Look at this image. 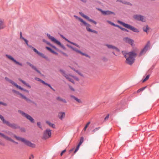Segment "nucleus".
Listing matches in <instances>:
<instances>
[{"label": "nucleus", "mask_w": 159, "mask_h": 159, "mask_svg": "<svg viewBox=\"0 0 159 159\" xmlns=\"http://www.w3.org/2000/svg\"><path fill=\"white\" fill-rule=\"evenodd\" d=\"M109 115L107 114V116H106V117H105L104 119H108L109 118Z\"/></svg>", "instance_id": "nucleus-52"}, {"label": "nucleus", "mask_w": 159, "mask_h": 159, "mask_svg": "<svg viewBox=\"0 0 159 159\" xmlns=\"http://www.w3.org/2000/svg\"><path fill=\"white\" fill-rule=\"evenodd\" d=\"M70 68L73 70L74 71L76 72L78 75L80 76L83 78H85L86 77V75L83 72H81L78 70H76L75 69L73 68H72L70 67Z\"/></svg>", "instance_id": "nucleus-14"}, {"label": "nucleus", "mask_w": 159, "mask_h": 159, "mask_svg": "<svg viewBox=\"0 0 159 159\" xmlns=\"http://www.w3.org/2000/svg\"><path fill=\"white\" fill-rule=\"evenodd\" d=\"M66 149H65L64 150H63V151H62V152H61V156H62L63 155V154L65 153L66 152Z\"/></svg>", "instance_id": "nucleus-46"}, {"label": "nucleus", "mask_w": 159, "mask_h": 159, "mask_svg": "<svg viewBox=\"0 0 159 159\" xmlns=\"http://www.w3.org/2000/svg\"><path fill=\"white\" fill-rule=\"evenodd\" d=\"M137 49H135L129 52L123 53L126 58V63L129 65H131L134 62V58L137 55Z\"/></svg>", "instance_id": "nucleus-1"}, {"label": "nucleus", "mask_w": 159, "mask_h": 159, "mask_svg": "<svg viewBox=\"0 0 159 159\" xmlns=\"http://www.w3.org/2000/svg\"><path fill=\"white\" fill-rule=\"evenodd\" d=\"M14 136L18 140H20L23 142L24 140L25 139L24 138L19 137L14 135Z\"/></svg>", "instance_id": "nucleus-31"}, {"label": "nucleus", "mask_w": 159, "mask_h": 159, "mask_svg": "<svg viewBox=\"0 0 159 159\" xmlns=\"http://www.w3.org/2000/svg\"><path fill=\"white\" fill-rule=\"evenodd\" d=\"M0 119H4L3 117L0 114Z\"/></svg>", "instance_id": "nucleus-58"}, {"label": "nucleus", "mask_w": 159, "mask_h": 159, "mask_svg": "<svg viewBox=\"0 0 159 159\" xmlns=\"http://www.w3.org/2000/svg\"><path fill=\"white\" fill-rule=\"evenodd\" d=\"M73 77L74 78V80H75L77 81H79V79L77 77L73 76Z\"/></svg>", "instance_id": "nucleus-42"}, {"label": "nucleus", "mask_w": 159, "mask_h": 159, "mask_svg": "<svg viewBox=\"0 0 159 159\" xmlns=\"http://www.w3.org/2000/svg\"><path fill=\"white\" fill-rule=\"evenodd\" d=\"M72 97L75 100H76L77 102H78L79 103H81V101L80 99H78L77 98L74 96H72Z\"/></svg>", "instance_id": "nucleus-33"}, {"label": "nucleus", "mask_w": 159, "mask_h": 159, "mask_svg": "<svg viewBox=\"0 0 159 159\" xmlns=\"http://www.w3.org/2000/svg\"><path fill=\"white\" fill-rule=\"evenodd\" d=\"M122 3L125 4H126L127 5H129L130 6H132V4L130 3V2H122Z\"/></svg>", "instance_id": "nucleus-37"}, {"label": "nucleus", "mask_w": 159, "mask_h": 159, "mask_svg": "<svg viewBox=\"0 0 159 159\" xmlns=\"http://www.w3.org/2000/svg\"><path fill=\"white\" fill-rule=\"evenodd\" d=\"M104 15H109L111 14H115L114 12L109 11H103L100 9H99Z\"/></svg>", "instance_id": "nucleus-17"}, {"label": "nucleus", "mask_w": 159, "mask_h": 159, "mask_svg": "<svg viewBox=\"0 0 159 159\" xmlns=\"http://www.w3.org/2000/svg\"><path fill=\"white\" fill-rule=\"evenodd\" d=\"M73 76L67 75H66L65 77L69 81L72 83H74V78L73 77Z\"/></svg>", "instance_id": "nucleus-22"}, {"label": "nucleus", "mask_w": 159, "mask_h": 159, "mask_svg": "<svg viewBox=\"0 0 159 159\" xmlns=\"http://www.w3.org/2000/svg\"><path fill=\"white\" fill-rule=\"evenodd\" d=\"M80 146L78 145L76 148V149H75V151H74V153H75L77 152V151L78 150V149H79V148H80Z\"/></svg>", "instance_id": "nucleus-40"}, {"label": "nucleus", "mask_w": 159, "mask_h": 159, "mask_svg": "<svg viewBox=\"0 0 159 159\" xmlns=\"http://www.w3.org/2000/svg\"><path fill=\"white\" fill-rule=\"evenodd\" d=\"M56 100L59 102H61L63 103H66L67 101L64 98H63L60 96H58L56 98Z\"/></svg>", "instance_id": "nucleus-18"}, {"label": "nucleus", "mask_w": 159, "mask_h": 159, "mask_svg": "<svg viewBox=\"0 0 159 159\" xmlns=\"http://www.w3.org/2000/svg\"><path fill=\"white\" fill-rule=\"evenodd\" d=\"M133 18L135 20L142 22H145L146 19L145 17L140 15H135L133 16Z\"/></svg>", "instance_id": "nucleus-8"}, {"label": "nucleus", "mask_w": 159, "mask_h": 159, "mask_svg": "<svg viewBox=\"0 0 159 159\" xmlns=\"http://www.w3.org/2000/svg\"><path fill=\"white\" fill-rule=\"evenodd\" d=\"M99 129V128H96L95 129H94L93 130V133H94L96 131L98 130Z\"/></svg>", "instance_id": "nucleus-48"}, {"label": "nucleus", "mask_w": 159, "mask_h": 159, "mask_svg": "<svg viewBox=\"0 0 159 159\" xmlns=\"http://www.w3.org/2000/svg\"><path fill=\"white\" fill-rule=\"evenodd\" d=\"M0 105H3L4 106H6L7 105V103H4L3 102H0Z\"/></svg>", "instance_id": "nucleus-39"}, {"label": "nucleus", "mask_w": 159, "mask_h": 159, "mask_svg": "<svg viewBox=\"0 0 159 159\" xmlns=\"http://www.w3.org/2000/svg\"><path fill=\"white\" fill-rule=\"evenodd\" d=\"M45 85H47L48 86H49L50 88H51L52 89H53V88H52V87L51 86V85L49 84H48L46 83H45V84H44Z\"/></svg>", "instance_id": "nucleus-44"}, {"label": "nucleus", "mask_w": 159, "mask_h": 159, "mask_svg": "<svg viewBox=\"0 0 159 159\" xmlns=\"http://www.w3.org/2000/svg\"><path fill=\"white\" fill-rule=\"evenodd\" d=\"M16 93H17L18 94L20 95L21 97V98H22L25 99L27 102H29V101H30V100L29 99L27 98L24 95H22V94L20 93L19 92H17V91H16Z\"/></svg>", "instance_id": "nucleus-24"}, {"label": "nucleus", "mask_w": 159, "mask_h": 159, "mask_svg": "<svg viewBox=\"0 0 159 159\" xmlns=\"http://www.w3.org/2000/svg\"><path fill=\"white\" fill-rule=\"evenodd\" d=\"M80 0L84 2H86L87 1L86 0Z\"/></svg>", "instance_id": "nucleus-59"}, {"label": "nucleus", "mask_w": 159, "mask_h": 159, "mask_svg": "<svg viewBox=\"0 0 159 159\" xmlns=\"http://www.w3.org/2000/svg\"><path fill=\"white\" fill-rule=\"evenodd\" d=\"M19 80L20 81V82H22L24 84L26 85L29 88H31V86L29 85L28 84L26 83L25 81L24 80H22L20 79H19Z\"/></svg>", "instance_id": "nucleus-27"}, {"label": "nucleus", "mask_w": 159, "mask_h": 159, "mask_svg": "<svg viewBox=\"0 0 159 159\" xmlns=\"http://www.w3.org/2000/svg\"><path fill=\"white\" fill-rule=\"evenodd\" d=\"M146 86L144 87H143L142 88H141V89H138L137 90V93H139V92H140L141 91H143V90L146 88Z\"/></svg>", "instance_id": "nucleus-35"}, {"label": "nucleus", "mask_w": 159, "mask_h": 159, "mask_svg": "<svg viewBox=\"0 0 159 159\" xmlns=\"http://www.w3.org/2000/svg\"><path fill=\"white\" fill-rule=\"evenodd\" d=\"M18 113L20 114L22 116L25 117L28 119H33L29 115L25 113L24 112L21 110H18Z\"/></svg>", "instance_id": "nucleus-11"}, {"label": "nucleus", "mask_w": 159, "mask_h": 159, "mask_svg": "<svg viewBox=\"0 0 159 159\" xmlns=\"http://www.w3.org/2000/svg\"><path fill=\"white\" fill-rule=\"evenodd\" d=\"M74 16L76 19H77L78 20H79L82 23V24H81V25H84L86 27L87 30L88 32H91L95 34L98 33V32L96 30H92L90 29V27L91 26L90 24L87 23L86 22L84 21L82 19L78 17L77 16Z\"/></svg>", "instance_id": "nucleus-2"}, {"label": "nucleus", "mask_w": 159, "mask_h": 159, "mask_svg": "<svg viewBox=\"0 0 159 159\" xmlns=\"http://www.w3.org/2000/svg\"><path fill=\"white\" fill-rule=\"evenodd\" d=\"M6 27L4 25V20L1 19H0V30Z\"/></svg>", "instance_id": "nucleus-25"}, {"label": "nucleus", "mask_w": 159, "mask_h": 159, "mask_svg": "<svg viewBox=\"0 0 159 159\" xmlns=\"http://www.w3.org/2000/svg\"><path fill=\"white\" fill-rule=\"evenodd\" d=\"M28 46H29V47H30V48H32V49H33V50H34V49H35V48H34V47H32L31 45H29L28 44Z\"/></svg>", "instance_id": "nucleus-53"}, {"label": "nucleus", "mask_w": 159, "mask_h": 159, "mask_svg": "<svg viewBox=\"0 0 159 159\" xmlns=\"http://www.w3.org/2000/svg\"><path fill=\"white\" fill-rule=\"evenodd\" d=\"M65 113L64 112H60L58 113V117L60 119H62L65 118Z\"/></svg>", "instance_id": "nucleus-23"}, {"label": "nucleus", "mask_w": 159, "mask_h": 159, "mask_svg": "<svg viewBox=\"0 0 159 159\" xmlns=\"http://www.w3.org/2000/svg\"><path fill=\"white\" fill-rule=\"evenodd\" d=\"M124 41L125 42L129 43L132 46H133L134 40L133 39L126 37L124 39Z\"/></svg>", "instance_id": "nucleus-13"}, {"label": "nucleus", "mask_w": 159, "mask_h": 159, "mask_svg": "<svg viewBox=\"0 0 159 159\" xmlns=\"http://www.w3.org/2000/svg\"><path fill=\"white\" fill-rule=\"evenodd\" d=\"M23 142L25 144L30 147H31L32 148H34L35 147V145L34 144L32 143L30 141L26 140L25 139H24V140L23 141Z\"/></svg>", "instance_id": "nucleus-15"}, {"label": "nucleus", "mask_w": 159, "mask_h": 159, "mask_svg": "<svg viewBox=\"0 0 159 159\" xmlns=\"http://www.w3.org/2000/svg\"><path fill=\"white\" fill-rule=\"evenodd\" d=\"M107 22H108L109 23V24H111V23H112V22H111V21H108V20H107Z\"/></svg>", "instance_id": "nucleus-64"}, {"label": "nucleus", "mask_w": 159, "mask_h": 159, "mask_svg": "<svg viewBox=\"0 0 159 159\" xmlns=\"http://www.w3.org/2000/svg\"><path fill=\"white\" fill-rule=\"evenodd\" d=\"M111 25H112L114 26H116L117 27H119V26H118L117 25H116L114 23H111Z\"/></svg>", "instance_id": "nucleus-54"}, {"label": "nucleus", "mask_w": 159, "mask_h": 159, "mask_svg": "<svg viewBox=\"0 0 159 159\" xmlns=\"http://www.w3.org/2000/svg\"><path fill=\"white\" fill-rule=\"evenodd\" d=\"M90 122H88L87 124H86V126H87V127H88V126L90 124Z\"/></svg>", "instance_id": "nucleus-57"}, {"label": "nucleus", "mask_w": 159, "mask_h": 159, "mask_svg": "<svg viewBox=\"0 0 159 159\" xmlns=\"http://www.w3.org/2000/svg\"><path fill=\"white\" fill-rule=\"evenodd\" d=\"M51 130L47 129L44 132L43 138L44 139H47L50 138L51 137Z\"/></svg>", "instance_id": "nucleus-6"}, {"label": "nucleus", "mask_w": 159, "mask_h": 159, "mask_svg": "<svg viewBox=\"0 0 159 159\" xmlns=\"http://www.w3.org/2000/svg\"><path fill=\"white\" fill-rule=\"evenodd\" d=\"M83 141H84V138H83V137H82L80 139V142L82 143H83Z\"/></svg>", "instance_id": "nucleus-47"}, {"label": "nucleus", "mask_w": 159, "mask_h": 159, "mask_svg": "<svg viewBox=\"0 0 159 159\" xmlns=\"http://www.w3.org/2000/svg\"><path fill=\"white\" fill-rule=\"evenodd\" d=\"M19 87L20 88H18L19 89H20L21 90H23V91H25V92H27V93H29V91L28 90L24 89L22 88L20 86Z\"/></svg>", "instance_id": "nucleus-38"}, {"label": "nucleus", "mask_w": 159, "mask_h": 159, "mask_svg": "<svg viewBox=\"0 0 159 159\" xmlns=\"http://www.w3.org/2000/svg\"><path fill=\"white\" fill-rule=\"evenodd\" d=\"M60 71L61 73L65 77H66V75H67L65 73V71L62 70H60Z\"/></svg>", "instance_id": "nucleus-34"}, {"label": "nucleus", "mask_w": 159, "mask_h": 159, "mask_svg": "<svg viewBox=\"0 0 159 159\" xmlns=\"http://www.w3.org/2000/svg\"><path fill=\"white\" fill-rule=\"evenodd\" d=\"M40 81L41 83H42L44 84H45V82L44 81H43V80H40Z\"/></svg>", "instance_id": "nucleus-56"}, {"label": "nucleus", "mask_w": 159, "mask_h": 159, "mask_svg": "<svg viewBox=\"0 0 159 159\" xmlns=\"http://www.w3.org/2000/svg\"><path fill=\"white\" fill-rule=\"evenodd\" d=\"M109 49H112L115 50L117 52H119L120 50L119 49L117 48L116 47L113 46L112 45L109 44H106L105 45Z\"/></svg>", "instance_id": "nucleus-16"}, {"label": "nucleus", "mask_w": 159, "mask_h": 159, "mask_svg": "<svg viewBox=\"0 0 159 159\" xmlns=\"http://www.w3.org/2000/svg\"><path fill=\"white\" fill-rule=\"evenodd\" d=\"M1 136L4 138L6 140L10 141L12 142L16 143H16L13 140L11 139L10 138L8 137V136L5 135L4 134H3L2 133L1 134Z\"/></svg>", "instance_id": "nucleus-19"}, {"label": "nucleus", "mask_w": 159, "mask_h": 159, "mask_svg": "<svg viewBox=\"0 0 159 159\" xmlns=\"http://www.w3.org/2000/svg\"><path fill=\"white\" fill-rule=\"evenodd\" d=\"M150 45V43L149 41L148 42L147 44L145 46L144 48L141 50L139 54V56H141L142 55L144 54L149 49Z\"/></svg>", "instance_id": "nucleus-7"}, {"label": "nucleus", "mask_w": 159, "mask_h": 159, "mask_svg": "<svg viewBox=\"0 0 159 159\" xmlns=\"http://www.w3.org/2000/svg\"><path fill=\"white\" fill-rule=\"evenodd\" d=\"M37 125L40 128H41L42 127V126H41V123L40 122H38L37 123Z\"/></svg>", "instance_id": "nucleus-43"}, {"label": "nucleus", "mask_w": 159, "mask_h": 159, "mask_svg": "<svg viewBox=\"0 0 159 159\" xmlns=\"http://www.w3.org/2000/svg\"><path fill=\"white\" fill-rule=\"evenodd\" d=\"M5 57L6 58L8 59L9 60L11 61L14 62L16 64L20 66H22V63L19 62L17 61L12 56H11L8 55V54H6Z\"/></svg>", "instance_id": "nucleus-5"}, {"label": "nucleus", "mask_w": 159, "mask_h": 159, "mask_svg": "<svg viewBox=\"0 0 159 159\" xmlns=\"http://www.w3.org/2000/svg\"><path fill=\"white\" fill-rule=\"evenodd\" d=\"M67 46L69 48H70L71 49L75 51L76 52L78 53H79L80 54H81L82 55L85 56L86 57H89L88 55L87 54L83 53L82 52H81L80 50L77 49H76V48H73V47H72V46H71V45H70L67 44Z\"/></svg>", "instance_id": "nucleus-9"}, {"label": "nucleus", "mask_w": 159, "mask_h": 159, "mask_svg": "<svg viewBox=\"0 0 159 159\" xmlns=\"http://www.w3.org/2000/svg\"><path fill=\"white\" fill-rule=\"evenodd\" d=\"M35 80H38V81H40V80H40V79H39V78H35Z\"/></svg>", "instance_id": "nucleus-55"}, {"label": "nucleus", "mask_w": 159, "mask_h": 159, "mask_svg": "<svg viewBox=\"0 0 159 159\" xmlns=\"http://www.w3.org/2000/svg\"><path fill=\"white\" fill-rule=\"evenodd\" d=\"M2 122L5 124L14 128H16L18 126L14 124H10L7 120H2Z\"/></svg>", "instance_id": "nucleus-10"}, {"label": "nucleus", "mask_w": 159, "mask_h": 159, "mask_svg": "<svg viewBox=\"0 0 159 159\" xmlns=\"http://www.w3.org/2000/svg\"><path fill=\"white\" fill-rule=\"evenodd\" d=\"M60 36L63 39H64L65 40L67 41L69 43H70L72 44H73V45H74L75 46L77 47H78V48L80 47L79 45L78 44H76V43H73V42H72L68 40V39H67L65 38L63 35H60Z\"/></svg>", "instance_id": "nucleus-21"}, {"label": "nucleus", "mask_w": 159, "mask_h": 159, "mask_svg": "<svg viewBox=\"0 0 159 159\" xmlns=\"http://www.w3.org/2000/svg\"><path fill=\"white\" fill-rule=\"evenodd\" d=\"M149 75H147L146 78L143 80V82H144L148 80L149 77Z\"/></svg>", "instance_id": "nucleus-36"}, {"label": "nucleus", "mask_w": 159, "mask_h": 159, "mask_svg": "<svg viewBox=\"0 0 159 159\" xmlns=\"http://www.w3.org/2000/svg\"><path fill=\"white\" fill-rule=\"evenodd\" d=\"M118 22L120 24L123 26L125 27L130 29L134 32L136 33H138L139 32V31L138 29L129 24H125V23L120 21H119Z\"/></svg>", "instance_id": "nucleus-3"}, {"label": "nucleus", "mask_w": 159, "mask_h": 159, "mask_svg": "<svg viewBox=\"0 0 159 159\" xmlns=\"http://www.w3.org/2000/svg\"><path fill=\"white\" fill-rule=\"evenodd\" d=\"M47 124L50 127H52L54 128H55V125L52 123H51L50 121H47L46 122Z\"/></svg>", "instance_id": "nucleus-28"}, {"label": "nucleus", "mask_w": 159, "mask_h": 159, "mask_svg": "<svg viewBox=\"0 0 159 159\" xmlns=\"http://www.w3.org/2000/svg\"><path fill=\"white\" fill-rule=\"evenodd\" d=\"M34 51L35 52L37 53L38 55H39L40 56L43 57V58L47 60L48 58V57L46 56L43 54V53H41L39 52L38 51V50L36 49H34Z\"/></svg>", "instance_id": "nucleus-20"}, {"label": "nucleus", "mask_w": 159, "mask_h": 159, "mask_svg": "<svg viewBox=\"0 0 159 159\" xmlns=\"http://www.w3.org/2000/svg\"><path fill=\"white\" fill-rule=\"evenodd\" d=\"M46 48L50 52H51L53 53L56 54H57V53L56 52H55L54 51H53L52 49H51V48H50L49 47H46Z\"/></svg>", "instance_id": "nucleus-32"}, {"label": "nucleus", "mask_w": 159, "mask_h": 159, "mask_svg": "<svg viewBox=\"0 0 159 159\" xmlns=\"http://www.w3.org/2000/svg\"><path fill=\"white\" fill-rule=\"evenodd\" d=\"M50 46H52L53 48H54L55 49H56V50H57V48H56V47H55V46H52V45H51V44H50Z\"/></svg>", "instance_id": "nucleus-62"}, {"label": "nucleus", "mask_w": 159, "mask_h": 159, "mask_svg": "<svg viewBox=\"0 0 159 159\" xmlns=\"http://www.w3.org/2000/svg\"><path fill=\"white\" fill-rule=\"evenodd\" d=\"M24 40L27 45H28V41L25 39H24Z\"/></svg>", "instance_id": "nucleus-50"}, {"label": "nucleus", "mask_w": 159, "mask_h": 159, "mask_svg": "<svg viewBox=\"0 0 159 159\" xmlns=\"http://www.w3.org/2000/svg\"><path fill=\"white\" fill-rule=\"evenodd\" d=\"M26 64L30 66L33 69L36 70L37 72L38 73L40 74V72L33 65L31 64L30 63L28 62H26Z\"/></svg>", "instance_id": "nucleus-26"}, {"label": "nucleus", "mask_w": 159, "mask_h": 159, "mask_svg": "<svg viewBox=\"0 0 159 159\" xmlns=\"http://www.w3.org/2000/svg\"><path fill=\"white\" fill-rule=\"evenodd\" d=\"M9 83H11V84L13 85L14 86L16 87L17 88H20L19 87L20 86L18 85L17 84L14 82L12 80H11L9 82Z\"/></svg>", "instance_id": "nucleus-29"}, {"label": "nucleus", "mask_w": 159, "mask_h": 159, "mask_svg": "<svg viewBox=\"0 0 159 159\" xmlns=\"http://www.w3.org/2000/svg\"><path fill=\"white\" fill-rule=\"evenodd\" d=\"M82 143L80 142L79 143V144H78V146H80V145L82 144Z\"/></svg>", "instance_id": "nucleus-63"}, {"label": "nucleus", "mask_w": 159, "mask_h": 159, "mask_svg": "<svg viewBox=\"0 0 159 159\" xmlns=\"http://www.w3.org/2000/svg\"><path fill=\"white\" fill-rule=\"evenodd\" d=\"M149 28L148 25H146L143 27V30L144 32L147 33L148 31L149 30Z\"/></svg>", "instance_id": "nucleus-30"}, {"label": "nucleus", "mask_w": 159, "mask_h": 159, "mask_svg": "<svg viewBox=\"0 0 159 159\" xmlns=\"http://www.w3.org/2000/svg\"><path fill=\"white\" fill-rule=\"evenodd\" d=\"M69 88H70V89L71 91H75L74 89L72 87V86H69Z\"/></svg>", "instance_id": "nucleus-45"}, {"label": "nucleus", "mask_w": 159, "mask_h": 159, "mask_svg": "<svg viewBox=\"0 0 159 159\" xmlns=\"http://www.w3.org/2000/svg\"><path fill=\"white\" fill-rule=\"evenodd\" d=\"M80 14L84 18H85L86 19H87V20H88L89 21L91 22L94 23L95 25H96L97 24V22L91 19H90L89 17L84 15L82 12H80Z\"/></svg>", "instance_id": "nucleus-12"}, {"label": "nucleus", "mask_w": 159, "mask_h": 159, "mask_svg": "<svg viewBox=\"0 0 159 159\" xmlns=\"http://www.w3.org/2000/svg\"><path fill=\"white\" fill-rule=\"evenodd\" d=\"M47 36L48 38L50 39V40L54 43L56 44H57L59 45L63 49H66V48L64 47V46L61 43L58 41L57 39H55L54 37L51 36L50 34H47Z\"/></svg>", "instance_id": "nucleus-4"}, {"label": "nucleus", "mask_w": 159, "mask_h": 159, "mask_svg": "<svg viewBox=\"0 0 159 159\" xmlns=\"http://www.w3.org/2000/svg\"><path fill=\"white\" fill-rule=\"evenodd\" d=\"M0 145L2 146L4 145V144L2 142L0 141Z\"/></svg>", "instance_id": "nucleus-61"}, {"label": "nucleus", "mask_w": 159, "mask_h": 159, "mask_svg": "<svg viewBox=\"0 0 159 159\" xmlns=\"http://www.w3.org/2000/svg\"><path fill=\"white\" fill-rule=\"evenodd\" d=\"M88 127L87 126H85L84 127V131H85L87 128Z\"/></svg>", "instance_id": "nucleus-60"}, {"label": "nucleus", "mask_w": 159, "mask_h": 159, "mask_svg": "<svg viewBox=\"0 0 159 159\" xmlns=\"http://www.w3.org/2000/svg\"><path fill=\"white\" fill-rule=\"evenodd\" d=\"M5 79L7 81H8L9 82L11 81V80L9 79L7 77H5Z\"/></svg>", "instance_id": "nucleus-49"}, {"label": "nucleus", "mask_w": 159, "mask_h": 159, "mask_svg": "<svg viewBox=\"0 0 159 159\" xmlns=\"http://www.w3.org/2000/svg\"><path fill=\"white\" fill-rule=\"evenodd\" d=\"M120 28L122 30H123V31H127V32H128V30H127V29H125V28H121L119 26Z\"/></svg>", "instance_id": "nucleus-41"}, {"label": "nucleus", "mask_w": 159, "mask_h": 159, "mask_svg": "<svg viewBox=\"0 0 159 159\" xmlns=\"http://www.w3.org/2000/svg\"><path fill=\"white\" fill-rule=\"evenodd\" d=\"M43 42H45V43H46L48 44L49 45H50V44L49 43H48V42L47 41H46L45 39H43Z\"/></svg>", "instance_id": "nucleus-51"}]
</instances>
